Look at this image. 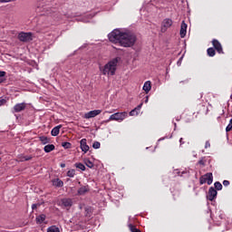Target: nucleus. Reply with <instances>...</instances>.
<instances>
[{
    "instance_id": "nucleus-1",
    "label": "nucleus",
    "mask_w": 232,
    "mask_h": 232,
    "mask_svg": "<svg viewBox=\"0 0 232 232\" xmlns=\"http://www.w3.org/2000/svg\"><path fill=\"white\" fill-rule=\"evenodd\" d=\"M109 41L114 44H120L123 48H131L137 43V36L132 33L122 32L120 29H114L108 34Z\"/></svg>"
},
{
    "instance_id": "nucleus-2",
    "label": "nucleus",
    "mask_w": 232,
    "mask_h": 232,
    "mask_svg": "<svg viewBox=\"0 0 232 232\" xmlns=\"http://www.w3.org/2000/svg\"><path fill=\"white\" fill-rule=\"evenodd\" d=\"M119 61H121L120 57H116L110 61L103 67H101L100 70L103 75H115V72H117V64H119Z\"/></svg>"
},
{
    "instance_id": "nucleus-3",
    "label": "nucleus",
    "mask_w": 232,
    "mask_h": 232,
    "mask_svg": "<svg viewBox=\"0 0 232 232\" xmlns=\"http://www.w3.org/2000/svg\"><path fill=\"white\" fill-rule=\"evenodd\" d=\"M128 117V112L123 111V112H116L111 114L108 120L105 121V122H110L111 121H116L117 122H122L124 119Z\"/></svg>"
},
{
    "instance_id": "nucleus-4",
    "label": "nucleus",
    "mask_w": 232,
    "mask_h": 232,
    "mask_svg": "<svg viewBox=\"0 0 232 232\" xmlns=\"http://www.w3.org/2000/svg\"><path fill=\"white\" fill-rule=\"evenodd\" d=\"M206 182L208 186H211V184H213V173L208 172L199 178V183L201 185L206 184Z\"/></svg>"
},
{
    "instance_id": "nucleus-5",
    "label": "nucleus",
    "mask_w": 232,
    "mask_h": 232,
    "mask_svg": "<svg viewBox=\"0 0 232 232\" xmlns=\"http://www.w3.org/2000/svg\"><path fill=\"white\" fill-rule=\"evenodd\" d=\"M18 39L22 43H30V41L33 40L32 38V33H20L18 34Z\"/></svg>"
},
{
    "instance_id": "nucleus-6",
    "label": "nucleus",
    "mask_w": 232,
    "mask_h": 232,
    "mask_svg": "<svg viewBox=\"0 0 232 232\" xmlns=\"http://www.w3.org/2000/svg\"><path fill=\"white\" fill-rule=\"evenodd\" d=\"M173 26V20L170 18H165L161 23V32H167L168 28Z\"/></svg>"
},
{
    "instance_id": "nucleus-7",
    "label": "nucleus",
    "mask_w": 232,
    "mask_h": 232,
    "mask_svg": "<svg viewBox=\"0 0 232 232\" xmlns=\"http://www.w3.org/2000/svg\"><path fill=\"white\" fill-rule=\"evenodd\" d=\"M217 189L215 188L210 187L208 189V194L207 195L208 200H210V202H213L217 198Z\"/></svg>"
},
{
    "instance_id": "nucleus-8",
    "label": "nucleus",
    "mask_w": 232,
    "mask_h": 232,
    "mask_svg": "<svg viewBox=\"0 0 232 232\" xmlns=\"http://www.w3.org/2000/svg\"><path fill=\"white\" fill-rule=\"evenodd\" d=\"M212 45L214 46V50L218 52V53H224V49L222 48V44L218 42L217 39L212 40Z\"/></svg>"
},
{
    "instance_id": "nucleus-9",
    "label": "nucleus",
    "mask_w": 232,
    "mask_h": 232,
    "mask_svg": "<svg viewBox=\"0 0 232 232\" xmlns=\"http://www.w3.org/2000/svg\"><path fill=\"white\" fill-rule=\"evenodd\" d=\"M102 113V111L101 110H94L91 111L84 115V119H93V117H97V115H101Z\"/></svg>"
},
{
    "instance_id": "nucleus-10",
    "label": "nucleus",
    "mask_w": 232,
    "mask_h": 232,
    "mask_svg": "<svg viewBox=\"0 0 232 232\" xmlns=\"http://www.w3.org/2000/svg\"><path fill=\"white\" fill-rule=\"evenodd\" d=\"M14 113H19L20 111H24L26 110V103L22 102V103H17L14 106Z\"/></svg>"
},
{
    "instance_id": "nucleus-11",
    "label": "nucleus",
    "mask_w": 232,
    "mask_h": 232,
    "mask_svg": "<svg viewBox=\"0 0 232 232\" xmlns=\"http://www.w3.org/2000/svg\"><path fill=\"white\" fill-rule=\"evenodd\" d=\"M188 33V24H186V22L182 21L181 23V27H180V38L184 39V37H186V34Z\"/></svg>"
},
{
    "instance_id": "nucleus-12",
    "label": "nucleus",
    "mask_w": 232,
    "mask_h": 232,
    "mask_svg": "<svg viewBox=\"0 0 232 232\" xmlns=\"http://www.w3.org/2000/svg\"><path fill=\"white\" fill-rule=\"evenodd\" d=\"M62 206L64 208H72V206H73V200L70 198H64L62 199Z\"/></svg>"
},
{
    "instance_id": "nucleus-13",
    "label": "nucleus",
    "mask_w": 232,
    "mask_h": 232,
    "mask_svg": "<svg viewBox=\"0 0 232 232\" xmlns=\"http://www.w3.org/2000/svg\"><path fill=\"white\" fill-rule=\"evenodd\" d=\"M80 145L82 151L88 153V151L90 150V146H88V144L86 143V139L81 140Z\"/></svg>"
},
{
    "instance_id": "nucleus-14",
    "label": "nucleus",
    "mask_w": 232,
    "mask_h": 232,
    "mask_svg": "<svg viewBox=\"0 0 232 232\" xmlns=\"http://www.w3.org/2000/svg\"><path fill=\"white\" fill-rule=\"evenodd\" d=\"M88 191H90V186H88V185L82 186L78 189V195H80V196L86 195V193H88Z\"/></svg>"
},
{
    "instance_id": "nucleus-15",
    "label": "nucleus",
    "mask_w": 232,
    "mask_h": 232,
    "mask_svg": "<svg viewBox=\"0 0 232 232\" xmlns=\"http://www.w3.org/2000/svg\"><path fill=\"white\" fill-rule=\"evenodd\" d=\"M52 182L53 186H54L55 188H63V186H64V182L60 179H54L52 180Z\"/></svg>"
},
{
    "instance_id": "nucleus-16",
    "label": "nucleus",
    "mask_w": 232,
    "mask_h": 232,
    "mask_svg": "<svg viewBox=\"0 0 232 232\" xmlns=\"http://www.w3.org/2000/svg\"><path fill=\"white\" fill-rule=\"evenodd\" d=\"M61 128H63V125H57L51 130V135L53 137H57L59 135V132L61 131Z\"/></svg>"
},
{
    "instance_id": "nucleus-17",
    "label": "nucleus",
    "mask_w": 232,
    "mask_h": 232,
    "mask_svg": "<svg viewBox=\"0 0 232 232\" xmlns=\"http://www.w3.org/2000/svg\"><path fill=\"white\" fill-rule=\"evenodd\" d=\"M143 91L146 93H150V92L151 91V82L150 81H147L144 82Z\"/></svg>"
},
{
    "instance_id": "nucleus-18",
    "label": "nucleus",
    "mask_w": 232,
    "mask_h": 232,
    "mask_svg": "<svg viewBox=\"0 0 232 232\" xmlns=\"http://www.w3.org/2000/svg\"><path fill=\"white\" fill-rule=\"evenodd\" d=\"M184 119H185V122H192L193 121V113L185 112Z\"/></svg>"
},
{
    "instance_id": "nucleus-19",
    "label": "nucleus",
    "mask_w": 232,
    "mask_h": 232,
    "mask_svg": "<svg viewBox=\"0 0 232 232\" xmlns=\"http://www.w3.org/2000/svg\"><path fill=\"white\" fill-rule=\"evenodd\" d=\"M53 150H55V145L53 144L46 145L44 148V151H45V153H50L51 151H53Z\"/></svg>"
},
{
    "instance_id": "nucleus-20",
    "label": "nucleus",
    "mask_w": 232,
    "mask_h": 232,
    "mask_svg": "<svg viewBox=\"0 0 232 232\" xmlns=\"http://www.w3.org/2000/svg\"><path fill=\"white\" fill-rule=\"evenodd\" d=\"M207 54L208 55V57H215V55H217V52L215 51V48L209 47L207 50Z\"/></svg>"
},
{
    "instance_id": "nucleus-21",
    "label": "nucleus",
    "mask_w": 232,
    "mask_h": 232,
    "mask_svg": "<svg viewBox=\"0 0 232 232\" xmlns=\"http://www.w3.org/2000/svg\"><path fill=\"white\" fill-rule=\"evenodd\" d=\"M44 220H46V215H44V214H42V215L36 217L37 224H43V222H44Z\"/></svg>"
},
{
    "instance_id": "nucleus-22",
    "label": "nucleus",
    "mask_w": 232,
    "mask_h": 232,
    "mask_svg": "<svg viewBox=\"0 0 232 232\" xmlns=\"http://www.w3.org/2000/svg\"><path fill=\"white\" fill-rule=\"evenodd\" d=\"M39 140L41 141L42 144H48V142H50V139H48V137L46 136H40L39 137Z\"/></svg>"
},
{
    "instance_id": "nucleus-23",
    "label": "nucleus",
    "mask_w": 232,
    "mask_h": 232,
    "mask_svg": "<svg viewBox=\"0 0 232 232\" xmlns=\"http://www.w3.org/2000/svg\"><path fill=\"white\" fill-rule=\"evenodd\" d=\"M92 213H93V209L91 207H86L85 217H92Z\"/></svg>"
},
{
    "instance_id": "nucleus-24",
    "label": "nucleus",
    "mask_w": 232,
    "mask_h": 232,
    "mask_svg": "<svg viewBox=\"0 0 232 232\" xmlns=\"http://www.w3.org/2000/svg\"><path fill=\"white\" fill-rule=\"evenodd\" d=\"M47 232H61V230H59V227L55 226H51L48 227Z\"/></svg>"
},
{
    "instance_id": "nucleus-25",
    "label": "nucleus",
    "mask_w": 232,
    "mask_h": 232,
    "mask_svg": "<svg viewBox=\"0 0 232 232\" xmlns=\"http://www.w3.org/2000/svg\"><path fill=\"white\" fill-rule=\"evenodd\" d=\"M75 168H78V169H81L82 171H85L86 167L82 163H75Z\"/></svg>"
},
{
    "instance_id": "nucleus-26",
    "label": "nucleus",
    "mask_w": 232,
    "mask_h": 232,
    "mask_svg": "<svg viewBox=\"0 0 232 232\" xmlns=\"http://www.w3.org/2000/svg\"><path fill=\"white\" fill-rule=\"evenodd\" d=\"M63 148H64V150H70V148H72V143L65 141L62 143Z\"/></svg>"
},
{
    "instance_id": "nucleus-27",
    "label": "nucleus",
    "mask_w": 232,
    "mask_h": 232,
    "mask_svg": "<svg viewBox=\"0 0 232 232\" xmlns=\"http://www.w3.org/2000/svg\"><path fill=\"white\" fill-rule=\"evenodd\" d=\"M67 177H70L71 179H73L75 177V169H70L67 171Z\"/></svg>"
},
{
    "instance_id": "nucleus-28",
    "label": "nucleus",
    "mask_w": 232,
    "mask_h": 232,
    "mask_svg": "<svg viewBox=\"0 0 232 232\" xmlns=\"http://www.w3.org/2000/svg\"><path fill=\"white\" fill-rule=\"evenodd\" d=\"M215 188L218 189V191L222 190V183H220L219 181H217L214 183Z\"/></svg>"
},
{
    "instance_id": "nucleus-29",
    "label": "nucleus",
    "mask_w": 232,
    "mask_h": 232,
    "mask_svg": "<svg viewBox=\"0 0 232 232\" xmlns=\"http://www.w3.org/2000/svg\"><path fill=\"white\" fill-rule=\"evenodd\" d=\"M84 163L87 166V168H90V169L93 168V166H94L93 163L92 162V160H85Z\"/></svg>"
},
{
    "instance_id": "nucleus-30",
    "label": "nucleus",
    "mask_w": 232,
    "mask_h": 232,
    "mask_svg": "<svg viewBox=\"0 0 232 232\" xmlns=\"http://www.w3.org/2000/svg\"><path fill=\"white\" fill-rule=\"evenodd\" d=\"M129 227H130L131 232H140V229H138L137 227H135V226H133L131 224L129 225Z\"/></svg>"
},
{
    "instance_id": "nucleus-31",
    "label": "nucleus",
    "mask_w": 232,
    "mask_h": 232,
    "mask_svg": "<svg viewBox=\"0 0 232 232\" xmlns=\"http://www.w3.org/2000/svg\"><path fill=\"white\" fill-rule=\"evenodd\" d=\"M92 148L94 150H99V148H101V142L99 141H94L93 144H92Z\"/></svg>"
},
{
    "instance_id": "nucleus-32",
    "label": "nucleus",
    "mask_w": 232,
    "mask_h": 232,
    "mask_svg": "<svg viewBox=\"0 0 232 232\" xmlns=\"http://www.w3.org/2000/svg\"><path fill=\"white\" fill-rule=\"evenodd\" d=\"M130 117H133L135 115H139V111L136 109H133L132 111H130Z\"/></svg>"
},
{
    "instance_id": "nucleus-33",
    "label": "nucleus",
    "mask_w": 232,
    "mask_h": 232,
    "mask_svg": "<svg viewBox=\"0 0 232 232\" xmlns=\"http://www.w3.org/2000/svg\"><path fill=\"white\" fill-rule=\"evenodd\" d=\"M198 164L200 166H206V158H202L201 160H199Z\"/></svg>"
},
{
    "instance_id": "nucleus-34",
    "label": "nucleus",
    "mask_w": 232,
    "mask_h": 232,
    "mask_svg": "<svg viewBox=\"0 0 232 232\" xmlns=\"http://www.w3.org/2000/svg\"><path fill=\"white\" fill-rule=\"evenodd\" d=\"M232 130V124H231V122H229V124L227 126V128H226V131L227 132H229V131H231Z\"/></svg>"
},
{
    "instance_id": "nucleus-35",
    "label": "nucleus",
    "mask_w": 232,
    "mask_h": 232,
    "mask_svg": "<svg viewBox=\"0 0 232 232\" xmlns=\"http://www.w3.org/2000/svg\"><path fill=\"white\" fill-rule=\"evenodd\" d=\"M208 148H211V143L209 142V140H207L205 143V150H208Z\"/></svg>"
},
{
    "instance_id": "nucleus-36",
    "label": "nucleus",
    "mask_w": 232,
    "mask_h": 232,
    "mask_svg": "<svg viewBox=\"0 0 232 232\" xmlns=\"http://www.w3.org/2000/svg\"><path fill=\"white\" fill-rule=\"evenodd\" d=\"M5 104H6V100L5 99H1L0 100V106H3Z\"/></svg>"
},
{
    "instance_id": "nucleus-37",
    "label": "nucleus",
    "mask_w": 232,
    "mask_h": 232,
    "mask_svg": "<svg viewBox=\"0 0 232 232\" xmlns=\"http://www.w3.org/2000/svg\"><path fill=\"white\" fill-rule=\"evenodd\" d=\"M39 206H41V205L40 204H33L32 209H37V208H39Z\"/></svg>"
},
{
    "instance_id": "nucleus-38",
    "label": "nucleus",
    "mask_w": 232,
    "mask_h": 232,
    "mask_svg": "<svg viewBox=\"0 0 232 232\" xmlns=\"http://www.w3.org/2000/svg\"><path fill=\"white\" fill-rule=\"evenodd\" d=\"M12 1H16V0H0V3H12Z\"/></svg>"
},
{
    "instance_id": "nucleus-39",
    "label": "nucleus",
    "mask_w": 232,
    "mask_h": 232,
    "mask_svg": "<svg viewBox=\"0 0 232 232\" xmlns=\"http://www.w3.org/2000/svg\"><path fill=\"white\" fill-rule=\"evenodd\" d=\"M6 75V72L0 71V77H5Z\"/></svg>"
},
{
    "instance_id": "nucleus-40",
    "label": "nucleus",
    "mask_w": 232,
    "mask_h": 232,
    "mask_svg": "<svg viewBox=\"0 0 232 232\" xmlns=\"http://www.w3.org/2000/svg\"><path fill=\"white\" fill-rule=\"evenodd\" d=\"M223 186H225V187L229 186V180H224L223 181Z\"/></svg>"
},
{
    "instance_id": "nucleus-41",
    "label": "nucleus",
    "mask_w": 232,
    "mask_h": 232,
    "mask_svg": "<svg viewBox=\"0 0 232 232\" xmlns=\"http://www.w3.org/2000/svg\"><path fill=\"white\" fill-rule=\"evenodd\" d=\"M140 108H142V103H140V105H138L135 110L138 111H140Z\"/></svg>"
},
{
    "instance_id": "nucleus-42",
    "label": "nucleus",
    "mask_w": 232,
    "mask_h": 232,
    "mask_svg": "<svg viewBox=\"0 0 232 232\" xmlns=\"http://www.w3.org/2000/svg\"><path fill=\"white\" fill-rule=\"evenodd\" d=\"M24 160H32V156H25L24 157Z\"/></svg>"
},
{
    "instance_id": "nucleus-43",
    "label": "nucleus",
    "mask_w": 232,
    "mask_h": 232,
    "mask_svg": "<svg viewBox=\"0 0 232 232\" xmlns=\"http://www.w3.org/2000/svg\"><path fill=\"white\" fill-rule=\"evenodd\" d=\"M183 140H183L182 138L179 139V143H180V145L184 144V141H183Z\"/></svg>"
},
{
    "instance_id": "nucleus-44",
    "label": "nucleus",
    "mask_w": 232,
    "mask_h": 232,
    "mask_svg": "<svg viewBox=\"0 0 232 232\" xmlns=\"http://www.w3.org/2000/svg\"><path fill=\"white\" fill-rule=\"evenodd\" d=\"M150 100V97L149 96H146V100H145V102L148 103V101Z\"/></svg>"
},
{
    "instance_id": "nucleus-45",
    "label": "nucleus",
    "mask_w": 232,
    "mask_h": 232,
    "mask_svg": "<svg viewBox=\"0 0 232 232\" xmlns=\"http://www.w3.org/2000/svg\"><path fill=\"white\" fill-rule=\"evenodd\" d=\"M61 168H66V164L62 163V164H61Z\"/></svg>"
},
{
    "instance_id": "nucleus-46",
    "label": "nucleus",
    "mask_w": 232,
    "mask_h": 232,
    "mask_svg": "<svg viewBox=\"0 0 232 232\" xmlns=\"http://www.w3.org/2000/svg\"><path fill=\"white\" fill-rule=\"evenodd\" d=\"M105 113H113V111H106Z\"/></svg>"
},
{
    "instance_id": "nucleus-47",
    "label": "nucleus",
    "mask_w": 232,
    "mask_h": 232,
    "mask_svg": "<svg viewBox=\"0 0 232 232\" xmlns=\"http://www.w3.org/2000/svg\"><path fill=\"white\" fill-rule=\"evenodd\" d=\"M36 12H41V7H37Z\"/></svg>"
},
{
    "instance_id": "nucleus-48",
    "label": "nucleus",
    "mask_w": 232,
    "mask_h": 232,
    "mask_svg": "<svg viewBox=\"0 0 232 232\" xmlns=\"http://www.w3.org/2000/svg\"><path fill=\"white\" fill-rule=\"evenodd\" d=\"M188 82V80L184 81V82Z\"/></svg>"
},
{
    "instance_id": "nucleus-49",
    "label": "nucleus",
    "mask_w": 232,
    "mask_h": 232,
    "mask_svg": "<svg viewBox=\"0 0 232 232\" xmlns=\"http://www.w3.org/2000/svg\"><path fill=\"white\" fill-rule=\"evenodd\" d=\"M1 82H3V80H2V79H0V84H1Z\"/></svg>"
}]
</instances>
